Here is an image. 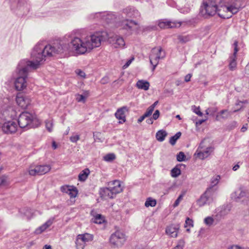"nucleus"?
<instances>
[{
    "instance_id": "nucleus-61",
    "label": "nucleus",
    "mask_w": 249,
    "mask_h": 249,
    "mask_svg": "<svg viewBox=\"0 0 249 249\" xmlns=\"http://www.w3.org/2000/svg\"><path fill=\"white\" fill-rule=\"evenodd\" d=\"M192 77V74H188L186 75L185 77L184 80L185 82H188L190 81V79Z\"/></svg>"
},
{
    "instance_id": "nucleus-23",
    "label": "nucleus",
    "mask_w": 249,
    "mask_h": 249,
    "mask_svg": "<svg viewBox=\"0 0 249 249\" xmlns=\"http://www.w3.org/2000/svg\"><path fill=\"white\" fill-rule=\"evenodd\" d=\"M54 218H51L47 221L44 224L36 229L35 232L36 234H40L48 228H49L53 223Z\"/></svg>"
},
{
    "instance_id": "nucleus-35",
    "label": "nucleus",
    "mask_w": 249,
    "mask_h": 249,
    "mask_svg": "<svg viewBox=\"0 0 249 249\" xmlns=\"http://www.w3.org/2000/svg\"><path fill=\"white\" fill-rule=\"evenodd\" d=\"M78 191L77 189L75 187L72 186L70 190L68 195L70 196L71 198H75L78 195Z\"/></svg>"
},
{
    "instance_id": "nucleus-7",
    "label": "nucleus",
    "mask_w": 249,
    "mask_h": 249,
    "mask_svg": "<svg viewBox=\"0 0 249 249\" xmlns=\"http://www.w3.org/2000/svg\"><path fill=\"white\" fill-rule=\"evenodd\" d=\"M231 198L236 202L242 201L247 203L249 202V191L244 187H240L231 194Z\"/></svg>"
},
{
    "instance_id": "nucleus-50",
    "label": "nucleus",
    "mask_w": 249,
    "mask_h": 249,
    "mask_svg": "<svg viewBox=\"0 0 249 249\" xmlns=\"http://www.w3.org/2000/svg\"><path fill=\"white\" fill-rule=\"evenodd\" d=\"M227 249H248L238 245H230L227 247Z\"/></svg>"
},
{
    "instance_id": "nucleus-51",
    "label": "nucleus",
    "mask_w": 249,
    "mask_h": 249,
    "mask_svg": "<svg viewBox=\"0 0 249 249\" xmlns=\"http://www.w3.org/2000/svg\"><path fill=\"white\" fill-rule=\"evenodd\" d=\"M153 110H153L151 107H148V108L147 109L146 112L144 113L143 115L146 117H148L152 114Z\"/></svg>"
},
{
    "instance_id": "nucleus-31",
    "label": "nucleus",
    "mask_w": 249,
    "mask_h": 249,
    "mask_svg": "<svg viewBox=\"0 0 249 249\" xmlns=\"http://www.w3.org/2000/svg\"><path fill=\"white\" fill-rule=\"evenodd\" d=\"M236 57L231 56L230 58L229 69L231 71H233L236 67Z\"/></svg>"
},
{
    "instance_id": "nucleus-3",
    "label": "nucleus",
    "mask_w": 249,
    "mask_h": 249,
    "mask_svg": "<svg viewBox=\"0 0 249 249\" xmlns=\"http://www.w3.org/2000/svg\"><path fill=\"white\" fill-rule=\"evenodd\" d=\"M242 7L237 3H233L229 5L221 6L218 8L214 2L208 0L203 2L201 7L200 15L207 18L214 16L216 13L223 18H229L232 15L236 14Z\"/></svg>"
},
{
    "instance_id": "nucleus-9",
    "label": "nucleus",
    "mask_w": 249,
    "mask_h": 249,
    "mask_svg": "<svg viewBox=\"0 0 249 249\" xmlns=\"http://www.w3.org/2000/svg\"><path fill=\"white\" fill-rule=\"evenodd\" d=\"M165 57V53L161 47L154 48L152 49L149 55L150 62L153 66L154 70L158 64L159 59Z\"/></svg>"
},
{
    "instance_id": "nucleus-64",
    "label": "nucleus",
    "mask_w": 249,
    "mask_h": 249,
    "mask_svg": "<svg viewBox=\"0 0 249 249\" xmlns=\"http://www.w3.org/2000/svg\"><path fill=\"white\" fill-rule=\"evenodd\" d=\"M146 118L145 116H144V115H143L141 117H140L138 120V123H140L141 122H142L144 119Z\"/></svg>"
},
{
    "instance_id": "nucleus-2",
    "label": "nucleus",
    "mask_w": 249,
    "mask_h": 249,
    "mask_svg": "<svg viewBox=\"0 0 249 249\" xmlns=\"http://www.w3.org/2000/svg\"><path fill=\"white\" fill-rule=\"evenodd\" d=\"M65 38L69 42L68 45L64 44L63 42L54 43L53 46L50 44L46 45L43 41L38 42L37 44H41L45 47H51V49L49 50V52H53L52 54L46 55V56H52L54 54L61 53L68 51H72L78 54H83L88 51L85 38L82 40L79 37L72 38L70 36H68V38L66 36Z\"/></svg>"
},
{
    "instance_id": "nucleus-6",
    "label": "nucleus",
    "mask_w": 249,
    "mask_h": 249,
    "mask_svg": "<svg viewBox=\"0 0 249 249\" xmlns=\"http://www.w3.org/2000/svg\"><path fill=\"white\" fill-rule=\"evenodd\" d=\"M85 38L88 51H90L94 48L99 47L101 44V42L105 39L103 36L100 33H96L87 36Z\"/></svg>"
},
{
    "instance_id": "nucleus-27",
    "label": "nucleus",
    "mask_w": 249,
    "mask_h": 249,
    "mask_svg": "<svg viewBox=\"0 0 249 249\" xmlns=\"http://www.w3.org/2000/svg\"><path fill=\"white\" fill-rule=\"evenodd\" d=\"M167 135V133L164 130H159L156 134L157 140L159 142H163L166 136Z\"/></svg>"
},
{
    "instance_id": "nucleus-18",
    "label": "nucleus",
    "mask_w": 249,
    "mask_h": 249,
    "mask_svg": "<svg viewBox=\"0 0 249 249\" xmlns=\"http://www.w3.org/2000/svg\"><path fill=\"white\" fill-rule=\"evenodd\" d=\"M123 13L127 17L129 18H137L140 16L139 11L135 8L132 7H127L124 9Z\"/></svg>"
},
{
    "instance_id": "nucleus-58",
    "label": "nucleus",
    "mask_w": 249,
    "mask_h": 249,
    "mask_svg": "<svg viewBox=\"0 0 249 249\" xmlns=\"http://www.w3.org/2000/svg\"><path fill=\"white\" fill-rule=\"evenodd\" d=\"M134 57H132L131 59H130L129 60H128L126 62V63L123 66V68L125 69V68H127L130 65V64L131 63L132 61L134 60Z\"/></svg>"
},
{
    "instance_id": "nucleus-33",
    "label": "nucleus",
    "mask_w": 249,
    "mask_h": 249,
    "mask_svg": "<svg viewBox=\"0 0 249 249\" xmlns=\"http://www.w3.org/2000/svg\"><path fill=\"white\" fill-rule=\"evenodd\" d=\"M75 244L77 249H84L86 245L78 236L76 239Z\"/></svg>"
},
{
    "instance_id": "nucleus-19",
    "label": "nucleus",
    "mask_w": 249,
    "mask_h": 249,
    "mask_svg": "<svg viewBox=\"0 0 249 249\" xmlns=\"http://www.w3.org/2000/svg\"><path fill=\"white\" fill-rule=\"evenodd\" d=\"M179 226L178 225L172 224L166 228V233L172 237H176Z\"/></svg>"
},
{
    "instance_id": "nucleus-12",
    "label": "nucleus",
    "mask_w": 249,
    "mask_h": 249,
    "mask_svg": "<svg viewBox=\"0 0 249 249\" xmlns=\"http://www.w3.org/2000/svg\"><path fill=\"white\" fill-rule=\"evenodd\" d=\"M31 99L29 96L22 93H18L17 95L16 102L17 104L23 109L26 108L31 104Z\"/></svg>"
},
{
    "instance_id": "nucleus-62",
    "label": "nucleus",
    "mask_w": 249,
    "mask_h": 249,
    "mask_svg": "<svg viewBox=\"0 0 249 249\" xmlns=\"http://www.w3.org/2000/svg\"><path fill=\"white\" fill-rule=\"evenodd\" d=\"M238 50L237 49V47H235L234 48L233 53L232 54V55L231 56H233V57H236V54H237V53L238 52Z\"/></svg>"
},
{
    "instance_id": "nucleus-1",
    "label": "nucleus",
    "mask_w": 249,
    "mask_h": 249,
    "mask_svg": "<svg viewBox=\"0 0 249 249\" xmlns=\"http://www.w3.org/2000/svg\"><path fill=\"white\" fill-rule=\"evenodd\" d=\"M50 46L45 47L40 44H36L33 48L31 55L32 60H21L17 67L18 77L14 84L17 90H22L27 86L26 78L28 72L32 70L38 69L43 61L45 60L46 55L52 54L53 52H49Z\"/></svg>"
},
{
    "instance_id": "nucleus-28",
    "label": "nucleus",
    "mask_w": 249,
    "mask_h": 249,
    "mask_svg": "<svg viewBox=\"0 0 249 249\" xmlns=\"http://www.w3.org/2000/svg\"><path fill=\"white\" fill-rule=\"evenodd\" d=\"M40 175H44L50 171L51 168L49 165H37Z\"/></svg>"
},
{
    "instance_id": "nucleus-55",
    "label": "nucleus",
    "mask_w": 249,
    "mask_h": 249,
    "mask_svg": "<svg viewBox=\"0 0 249 249\" xmlns=\"http://www.w3.org/2000/svg\"><path fill=\"white\" fill-rule=\"evenodd\" d=\"M182 197H183V195H180L178 197V198L176 199V200L175 201L174 204V207H176L177 206L180 201L182 199Z\"/></svg>"
},
{
    "instance_id": "nucleus-29",
    "label": "nucleus",
    "mask_w": 249,
    "mask_h": 249,
    "mask_svg": "<svg viewBox=\"0 0 249 249\" xmlns=\"http://www.w3.org/2000/svg\"><path fill=\"white\" fill-rule=\"evenodd\" d=\"M92 221L95 223L101 224L104 222L105 218L101 214H97L95 215L93 218H92Z\"/></svg>"
},
{
    "instance_id": "nucleus-17",
    "label": "nucleus",
    "mask_w": 249,
    "mask_h": 249,
    "mask_svg": "<svg viewBox=\"0 0 249 249\" xmlns=\"http://www.w3.org/2000/svg\"><path fill=\"white\" fill-rule=\"evenodd\" d=\"M120 24V26L122 29L130 31L134 26L138 25V23L136 21L128 19L122 21Z\"/></svg>"
},
{
    "instance_id": "nucleus-57",
    "label": "nucleus",
    "mask_w": 249,
    "mask_h": 249,
    "mask_svg": "<svg viewBox=\"0 0 249 249\" xmlns=\"http://www.w3.org/2000/svg\"><path fill=\"white\" fill-rule=\"evenodd\" d=\"M185 224L186 225H185V227H186L187 226L192 227L193 226V221L189 218H187L185 221Z\"/></svg>"
},
{
    "instance_id": "nucleus-32",
    "label": "nucleus",
    "mask_w": 249,
    "mask_h": 249,
    "mask_svg": "<svg viewBox=\"0 0 249 249\" xmlns=\"http://www.w3.org/2000/svg\"><path fill=\"white\" fill-rule=\"evenodd\" d=\"M181 133L180 132H177L174 136L171 137L169 142L172 145H174L177 141L180 138L181 136Z\"/></svg>"
},
{
    "instance_id": "nucleus-42",
    "label": "nucleus",
    "mask_w": 249,
    "mask_h": 249,
    "mask_svg": "<svg viewBox=\"0 0 249 249\" xmlns=\"http://www.w3.org/2000/svg\"><path fill=\"white\" fill-rule=\"evenodd\" d=\"M186 156L183 152H179L177 155V160L178 161H183L185 160Z\"/></svg>"
},
{
    "instance_id": "nucleus-4",
    "label": "nucleus",
    "mask_w": 249,
    "mask_h": 249,
    "mask_svg": "<svg viewBox=\"0 0 249 249\" xmlns=\"http://www.w3.org/2000/svg\"><path fill=\"white\" fill-rule=\"evenodd\" d=\"M13 103V101L9 97H4L0 99V120L13 119L17 116V112Z\"/></svg>"
},
{
    "instance_id": "nucleus-16",
    "label": "nucleus",
    "mask_w": 249,
    "mask_h": 249,
    "mask_svg": "<svg viewBox=\"0 0 249 249\" xmlns=\"http://www.w3.org/2000/svg\"><path fill=\"white\" fill-rule=\"evenodd\" d=\"M181 23L180 22L170 21H160L158 24V26L161 29L179 27Z\"/></svg>"
},
{
    "instance_id": "nucleus-10",
    "label": "nucleus",
    "mask_w": 249,
    "mask_h": 249,
    "mask_svg": "<svg viewBox=\"0 0 249 249\" xmlns=\"http://www.w3.org/2000/svg\"><path fill=\"white\" fill-rule=\"evenodd\" d=\"M213 190L211 187H209L206 191L200 196L196 201V203L199 207H202L205 205H209L213 201Z\"/></svg>"
},
{
    "instance_id": "nucleus-34",
    "label": "nucleus",
    "mask_w": 249,
    "mask_h": 249,
    "mask_svg": "<svg viewBox=\"0 0 249 249\" xmlns=\"http://www.w3.org/2000/svg\"><path fill=\"white\" fill-rule=\"evenodd\" d=\"M156 203L157 202L155 199L149 197L146 199L144 205L146 207H148L149 206L154 207L156 205Z\"/></svg>"
},
{
    "instance_id": "nucleus-26",
    "label": "nucleus",
    "mask_w": 249,
    "mask_h": 249,
    "mask_svg": "<svg viewBox=\"0 0 249 249\" xmlns=\"http://www.w3.org/2000/svg\"><path fill=\"white\" fill-rule=\"evenodd\" d=\"M89 173L90 171L88 168L82 171L78 176L79 180L80 181H85L89 174Z\"/></svg>"
},
{
    "instance_id": "nucleus-13",
    "label": "nucleus",
    "mask_w": 249,
    "mask_h": 249,
    "mask_svg": "<svg viewBox=\"0 0 249 249\" xmlns=\"http://www.w3.org/2000/svg\"><path fill=\"white\" fill-rule=\"evenodd\" d=\"M18 128V125L16 122L13 121H7L5 122L2 126V129L3 132L7 134H12L15 133Z\"/></svg>"
},
{
    "instance_id": "nucleus-24",
    "label": "nucleus",
    "mask_w": 249,
    "mask_h": 249,
    "mask_svg": "<svg viewBox=\"0 0 249 249\" xmlns=\"http://www.w3.org/2000/svg\"><path fill=\"white\" fill-rule=\"evenodd\" d=\"M150 86L149 83L143 80H139L136 83V87L139 89L147 90L149 89Z\"/></svg>"
},
{
    "instance_id": "nucleus-49",
    "label": "nucleus",
    "mask_w": 249,
    "mask_h": 249,
    "mask_svg": "<svg viewBox=\"0 0 249 249\" xmlns=\"http://www.w3.org/2000/svg\"><path fill=\"white\" fill-rule=\"evenodd\" d=\"M80 139V136L79 135H73L71 136L70 140L72 142H76Z\"/></svg>"
},
{
    "instance_id": "nucleus-15",
    "label": "nucleus",
    "mask_w": 249,
    "mask_h": 249,
    "mask_svg": "<svg viewBox=\"0 0 249 249\" xmlns=\"http://www.w3.org/2000/svg\"><path fill=\"white\" fill-rule=\"evenodd\" d=\"M109 187L111 190L114 196L123 191L121 182L119 180H115L109 183Z\"/></svg>"
},
{
    "instance_id": "nucleus-43",
    "label": "nucleus",
    "mask_w": 249,
    "mask_h": 249,
    "mask_svg": "<svg viewBox=\"0 0 249 249\" xmlns=\"http://www.w3.org/2000/svg\"><path fill=\"white\" fill-rule=\"evenodd\" d=\"M184 241L182 239L179 240L176 246L173 249H183L184 247Z\"/></svg>"
},
{
    "instance_id": "nucleus-39",
    "label": "nucleus",
    "mask_w": 249,
    "mask_h": 249,
    "mask_svg": "<svg viewBox=\"0 0 249 249\" xmlns=\"http://www.w3.org/2000/svg\"><path fill=\"white\" fill-rule=\"evenodd\" d=\"M220 178L219 176H216V177L212 178L211 181V186L210 187H211L212 189H213V187L215 186L218 183Z\"/></svg>"
},
{
    "instance_id": "nucleus-54",
    "label": "nucleus",
    "mask_w": 249,
    "mask_h": 249,
    "mask_svg": "<svg viewBox=\"0 0 249 249\" xmlns=\"http://www.w3.org/2000/svg\"><path fill=\"white\" fill-rule=\"evenodd\" d=\"M25 7H27V3L25 2H24V0H18V6L19 8H21L22 6Z\"/></svg>"
},
{
    "instance_id": "nucleus-22",
    "label": "nucleus",
    "mask_w": 249,
    "mask_h": 249,
    "mask_svg": "<svg viewBox=\"0 0 249 249\" xmlns=\"http://www.w3.org/2000/svg\"><path fill=\"white\" fill-rule=\"evenodd\" d=\"M100 194L101 196L105 199L113 198L115 196L109 187L101 189Z\"/></svg>"
},
{
    "instance_id": "nucleus-5",
    "label": "nucleus",
    "mask_w": 249,
    "mask_h": 249,
    "mask_svg": "<svg viewBox=\"0 0 249 249\" xmlns=\"http://www.w3.org/2000/svg\"><path fill=\"white\" fill-rule=\"evenodd\" d=\"M18 124L20 127L29 129L38 126L40 122L35 114L25 111L19 115Z\"/></svg>"
},
{
    "instance_id": "nucleus-48",
    "label": "nucleus",
    "mask_w": 249,
    "mask_h": 249,
    "mask_svg": "<svg viewBox=\"0 0 249 249\" xmlns=\"http://www.w3.org/2000/svg\"><path fill=\"white\" fill-rule=\"evenodd\" d=\"M216 111L217 109L216 108H208L206 110V114L207 115L210 114L213 115Z\"/></svg>"
},
{
    "instance_id": "nucleus-56",
    "label": "nucleus",
    "mask_w": 249,
    "mask_h": 249,
    "mask_svg": "<svg viewBox=\"0 0 249 249\" xmlns=\"http://www.w3.org/2000/svg\"><path fill=\"white\" fill-rule=\"evenodd\" d=\"M160 113L159 110H156L152 116V119L157 120L160 116Z\"/></svg>"
},
{
    "instance_id": "nucleus-38",
    "label": "nucleus",
    "mask_w": 249,
    "mask_h": 249,
    "mask_svg": "<svg viewBox=\"0 0 249 249\" xmlns=\"http://www.w3.org/2000/svg\"><path fill=\"white\" fill-rule=\"evenodd\" d=\"M116 157L114 154L109 153L107 154L104 157V160L107 161H111L115 159Z\"/></svg>"
},
{
    "instance_id": "nucleus-21",
    "label": "nucleus",
    "mask_w": 249,
    "mask_h": 249,
    "mask_svg": "<svg viewBox=\"0 0 249 249\" xmlns=\"http://www.w3.org/2000/svg\"><path fill=\"white\" fill-rule=\"evenodd\" d=\"M128 111V109L127 107H123L117 109L115 116L118 119L123 120V122H124L125 121V112Z\"/></svg>"
},
{
    "instance_id": "nucleus-59",
    "label": "nucleus",
    "mask_w": 249,
    "mask_h": 249,
    "mask_svg": "<svg viewBox=\"0 0 249 249\" xmlns=\"http://www.w3.org/2000/svg\"><path fill=\"white\" fill-rule=\"evenodd\" d=\"M249 104V102L247 100H244L242 101H238L236 103V106H238V105H239L240 104H243V105H244V104Z\"/></svg>"
},
{
    "instance_id": "nucleus-45",
    "label": "nucleus",
    "mask_w": 249,
    "mask_h": 249,
    "mask_svg": "<svg viewBox=\"0 0 249 249\" xmlns=\"http://www.w3.org/2000/svg\"><path fill=\"white\" fill-rule=\"evenodd\" d=\"M76 100L78 102L85 103L86 102L85 96L82 94H77Z\"/></svg>"
},
{
    "instance_id": "nucleus-63",
    "label": "nucleus",
    "mask_w": 249,
    "mask_h": 249,
    "mask_svg": "<svg viewBox=\"0 0 249 249\" xmlns=\"http://www.w3.org/2000/svg\"><path fill=\"white\" fill-rule=\"evenodd\" d=\"M248 124L244 125L241 129V131L243 132H245L248 129Z\"/></svg>"
},
{
    "instance_id": "nucleus-37",
    "label": "nucleus",
    "mask_w": 249,
    "mask_h": 249,
    "mask_svg": "<svg viewBox=\"0 0 249 249\" xmlns=\"http://www.w3.org/2000/svg\"><path fill=\"white\" fill-rule=\"evenodd\" d=\"M171 176L173 177L177 178L181 174L180 170L177 167L172 169L171 172Z\"/></svg>"
},
{
    "instance_id": "nucleus-60",
    "label": "nucleus",
    "mask_w": 249,
    "mask_h": 249,
    "mask_svg": "<svg viewBox=\"0 0 249 249\" xmlns=\"http://www.w3.org/2000/svg\"><path fill=\"white\" fill-rule=\"evenodd\" d=\"M207 120V119H201V120H198L196 122V126L197 125H201L202 123H203L204 122H205L206 120Z\"/></svg>"
},
{
    "instance_id": "nucleus-30",
    "label": "nucleus",
    "mask_w": 249,
    "mask_h": 249,
    "mask_svg": "<svg viewBox=\"0 0 249 249\" xmlns=\"http://www.w3.org/2000/svg\"><path fill=\"white\" fill-rule=\"evenodd\" d=\"M178 39L180 43H186L191 40L192 36L190 35H179L178 36Z\"/></svg>"
},
{
    "instance_id": "nucleus-14",
    "label": "nucleus",
    "mask_w": 249,
    "mask_h": 249,
    "mask_svg": "<svg viewBox=\"0 0 249 249\" xmlns=\"http://www.w3.org/2000/svg\"><path fill=\"white\" fill-rule=\"evenodd\" d=\"M108 41L114 48L123 47L125 45L123 38L117 35L109 37Z\"/></svg>"
},
{
    "instance_id": "nucleus-20",
    "label": "nucleus",
    "mask_w": 249,
    "mask_h": 249,
    "mask_svg": "<svg viewBox=\"0 0 249 249\" xmlns=\"http://www.w3.org/2000/svg\"><path fill=\"white\" fill-rule=\"evenodd\" d=\"M97 18H100L103 20L106 21L107 23L111 22L112 20L115 19V17L111 14H108L105 12H98L95 13Z\"/></svg>"
},
{
    "instance_id": "nucleus-52",
    "label": "nucleus",
    "mask_w": 249,
    "mask_h": 249,
    "mask_svg": "<svg viewBox=\"0 0 249 249\" xmlns=\"http://www.w3.org/2000/svg\"><path fill=\"white\" fill-rule=\"evenodd\" d=\"M75 72L76 73V74L80 76L81 77L85 78L86 76L85 73L83 71H82V70H81L80 69L76 70L75 71Z\"/></svg>"
},
{
    "instance_id": "nucleus-47",
    "label": "nucleus",
    "mask_w": 249,
    "mask_h": 249,
    "mask_svg": "<svg viewBox=\"0 0 249 249\" xmlns=\"http://www.w3.org/2000/svg\"><path fill=\"white\" fill-rule=\"evenodd\" d=\"M72 186H69V185L62 186L61 187L60 190H61V192L68 194V193H69L70 190H71V188L72 187Z\"/></svg>"
},
{
    "instance_id": "nucleus-40",
    "label": "nucleus",
    "mask_w": 249,
    "mask_h": 249,
    "mask_svg": "<svg viewBox=\"0 0 249 249\" xmlns=\"http://www.w3.org/2000/svg\"><path fill=\"white\" fill-rule=\"evenodd\" d=\"M214 222L213 218L211 216H208L204 219V223L209 226L213 225Z\"/></svg>"
},
{
    "instance_id": "nucleus-53",
    "label": "nucleus",
    "mask_w": 249,
    "mask_h": 249,
    "mask_svg": "<svg viewBox=\"0 0 249 249\" xmlns=\"http://www.w3.org/2000/svg\"><path fill=\"white\" fill-rule=\"evenodd\" d=\"M6 184V178L3 176L0 178V186H5Z\"/></svg>"
},
{
    "instance_id": "nucleus-44",
    "label": "nucleus",
    "mask_w": 249,
    "mask_h": 249,
    "mask_svg": "<svg viewBox=\"0 0 249 249\" xmlns=\"http://www.w3.org/2000/svg\"><path fill=\"white\" fill-rule=\"evenodd\" d=\"M192 110L194 112H195L196 114L199 116H202L203 115V113L200 110L199 107H196L195 106H193L192 107Z\"/></svg>"
},
{
    "instance_id": "nucleus-25",
    "label": "nucleus",
    "mask_w": 249,
    "mask_h": 249,
    "mask_svg": "<svg viewBox=\"0 0 249 249\" xmlns=\"http://www.w3.org/2000/svg\"><path fill=\"white\" fill-rule=\"evenodd\" d=\"M81 240L86 244L93 240V236L92 234L85 233L84 234H79L77 235Z\"/></svg>"
},
{
    "instance_id": "nucleus-11",
    "label": "nucleus",
    "mask_w": 249,
    "mask_h": 249,
    "mask_svg": "<svg viewBox=\"0 0 249 249\" xmlns=\"http://www.w3.org/2000/svg\"><path fill=\"white\" fill-rule=\"evenodd\" d=\"M205 140L202 141L200 142L198 149L196 151V155L197 157L200 159H204L207 157H208L210 154L213 152V148L212 146H209L206 148L205 150L203 151H199V149H203L205 146L203 145Z\"/></svg>"
},
{
    "instance_id": "nucleus-41",
    "label": "nucleus",
    "mask_w": 249,
    "mask_h": 249,
    "mask_svg": "<svg viewBox=\"0 0 249 249\" xmlns=\"http://www.w3.org/2000/svg\"><path fill=\"white\" fill-rule=\"evenodd\" d=\"M46 127L49 132H52L53 130V123L52 120H47L45 122Z\"/></svg>"
},
{
    "instance_id": "nucleus-36",
    "label": "nucleus",
    "mask_w": 249,
    "mask_h": 249,
    "mask_svg": "<svg viewBox=\"0 0 249 249\" xmlns=\"http://www.w3.org/2000/svg\"><path fill=\"white\" fill-rule=\"evenodd\" d=\"M29 173L31 176H36V175H40L37 165L34 168H32V167H30L29 170Z\"/></svg>"
},
{
    "instance_id": "nucleus-8",
    "label": "nucleus",
    "mask_w": 249,
    "mask_h": 249,
    "mask_svg": "<svg viewBox=\"0 0 249 249\" xmlns=\"http://www.w3.org/2000/svg\"><path fill=\"white\" fill-rule=\"evenodd\" d=\"M126 240L125 234L120 231H117L113 233L109 238L110 243L114 247H122Z\"/></svg>"
},
{
    "instance_id": "nucleus-46",
    "label": "nucleus",
    "mask_w": 249,
    "mask_h": 249,
    "mask_svg": "<svg viewBox=\"0 0 249 249\" xmlns=\"http://www.w3.org/2000/svg\"><path fill=\"white\" fill-rule=\"evenodd\" d=\"M219 114L222 115L221 118L227 119L230 115V113L227 110H222L219 112Z\"/></svg>"
}]
</instances>
